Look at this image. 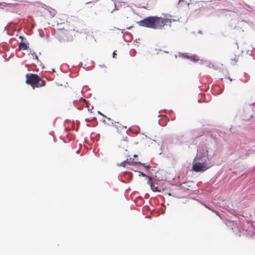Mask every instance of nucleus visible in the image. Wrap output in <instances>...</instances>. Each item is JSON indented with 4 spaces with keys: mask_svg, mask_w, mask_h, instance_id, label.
<instances>
[{
    "mask_svg": "<svg viewBox=\"0 0 255 255\" xmlns=\"http://www.w3.org/2000/svg\"><path fill=\"white\" fill-rule=\"evenodd\" d=\"M26 78V83L30 85L33 89L43 87L46 84V82L35 74L27 73Z\"/></svg>",
    "mask_w": 255,
    "mask_h": 255,
    "instance_id": "obj_3",
    "label": "nucleus"
},
{
    "mask_svg": "<svg viewBox=\"0 0 255 255\" xmlns=\"http://www.w3.org/2000/svg\"><path fill=\"white\" fill-rule=\"evenodd\" d=\"M138 173H139V174H138V175H139V176H143V177H146V178L147 177H148V175H145V174H144L143 173H142V172H141L139 171V172H138Z\"/></svg>",
    "mask_w": 255,
    "mask_h": 255,
    "instance_id": "obj_11",
    "label": "nucleus"
},
{
    "mask_svg": "<svg viewBox=\"0 0 255 255\" xmlns=\"http://www.w3.org/2000/svg\"><path fill=\"white\" fill-rule=\"evenodd\" d=\"M209 168L205 162L203 163L197 162L194 163L192 166V170L196 172H204Z\"/></svg>",
    "mask_w": 255,
    "mask_h": 255,
    "instance_id": "obj_4",
    "label": "nucleus"
},
{
    "mask_svg": "<svg viewBox=\"0 0 255 255\" xmlns=\"http://www.w3.org/2000/svg\"><path fill=\"white\" fill-rule=\"evenodd\" d=\"M114 5V8L110 11L111 12H112L116 8V4L115 3H112Z\"/></svg>",
    "mask_w": 255,
    "mask_h": 255,
    "instance_id": "obj_13",
    "label": "nucleus"
},
{
    "mask_svg": "<svg viewBox=\"0 0 255 255\" xmlns=\"http://www.w3.org/2000/svg\"><path fill=\"white\" fill-rule=\"evenodd\" d=\"M97 0H93L91 1H89V2H86V4H89V3H91V2H94L97 1Z\"/></svg>",
    "mask_w": 255,
    "mask_h": 255,
    "instance_id": "obj_14",
    "label": "nucleus"
},
{
    "mask_svg": "<svg viewBox=\"0 0 255 255\" xmlns=\"http://www.w3.org/2000/svg\"><path fill=\"white\" fill-rule=\"evenodd\" d=\"M28 48L27 45L24 42H20L18 45V48L19 50H27Z\"/></svg>",
    "mask_w": 255,
    "mask_h": 255,
    "instance_id": "obj_5",
    "label": "nucleus"
},
{
    "mask_svg": "<svg viewBox=\"0 0 255 255\" xmlns=\"http://www.w3.org/2000/svg\"><path fill=\"white\" fill-rule=\"evenodd\" d=\"M212 210V211L216 213L218 215V213L215 211H214V210Z\"/></svg>",
    "mask_w": 255,
    "mask_h": 255,
    "instance_id": "obj_18",
    "label": "nucleus"
},
{
    "mask_svg": "<svg viewBox=\"0 0 255 255\" xmlns=\"http://www.w3.org/2000/svg\"><path fill=\"white\" fill-rule=\"evenodd\" d=\"M176 21L174 19L158 16H148L137 22L138 25L153 29H161L165 25Z\"/></svg>",
    "mask_w": 255,
    "mask_h": 255,
    "instance_id": "obj_1",
    "label": "nucleus"
},
{
    "mask_svg": "<svg viewBox=\"0 0 255 255\" xmlns=\"http://www.w3.org/2000/svg\"><path fill=\"white\" fill-rule=\"evenodd\" d=\"M148 180H147V183L148 185H149L151 187H152V179L150 177L148 176L146 177Z\"/></svg>",
    "mask_w": 255,
    "mask_h": 255,
    "instance_id": "obj_8",
    "label": "nucleus"
},
{
    "mask_svg": "<svg viewBox=\"0 0 255 255\" xmlns=\"http://www.w3.org/2000/svg\"><path fill=\"white\" fill-rule=\"evenodd\" d=\"M238 58L237 56H235L234 58H232L231 59V63L233 65H235L238 61Z\"/></svg>",
    "mask_w": 255,
    "mask_h": 255,
    "instance_id": "obj_6",
    "label": "nucleus"
},
{
    "mask_svg": "<svg viewBox=\"0 0 255 255\" xmlns=\"http://www.w3.org/2000/svg\"><path fill=\"white\" fill-rule=\"evenodd\" d=\"M116 55V52L114 51L113 53V57L114 58L115 57V55Z\"/></svg>",
    "mask_w": 255,
    "mask_h": 255,
    "instance_id": "obj_16",
    "label": "nucleus"
},
{
    "mask_svg": "<svg viewBox=\"0 0 255 255\" xmlns=\"http://www.w3.org/2000/svg\"><path fill=\"white\" fill-rule=\"evenodd\" d=\"M126 164H127V161L126 160H125L123 162H122L120 164H119L118 165L119 166H122L123 167H125L126 165Z\"/></svg>",
    "mask_w": 255,
    "mask_h": 255,
    "instance_id": "obj_9",
    "label": "nucleus"
},
{
    "mask_svg": "<svg viewBox=\"0 0 255 255\" xmlns=\"http://www.w3.org/2000/svg\"><path fill=\"white\" fill-rule=\"evenodd\" d=\"M74 29L72 26L64 23L62 28H58L54 31L55 36L60 41L69 40L72 38V33Z\"/></svg>",
    "mask_w": 255,
    "mask_h": 255,
    "instance_id": "obj_2",
    "label": "nucleus"
},
{
    "mask_svg": "<svg viewBox=\"0 0 255 255\" xmlns=\"http://www.w3.org/2000/svg\"><path fill=\"white\" fill-rule=\"evenodd\" d=\"M7 4H13L12 3H11V2H7L6 3Z\"/></svg>",
    "mask_w": 255,
    "mask_h": 255,
    "instance_id": "obj_17",
    "label": "nucleus"
},
{
    "mask_svg": "<svg viewBox=\"0 0 255 255\" xmlns=\"http://www.w3.org/2000/svg\"><path fill=\"white\" fill-rule=\"evenodd\" d=\"M126 161H127V163H128L129 165L130 164V163H137V162L135 161L134 159L132 158H129V159H128V158L127 159Z\"/></svg>",
    "mask_w": 255,
    "mask_h": 255,
    "instance_id": "obj_7",
    "label": "nucleus"
},
{
    "mask_svg": "<svg viewBox=\"0 0 255 255\" xmlns=\"http://www.w3.org/2000/svg\"><path fill=\"white\" fill-rule=\"evenodd\" d=\"M32 55L33 58H35V59L38 60V56H37V55L35 53H33Z\"/></svg>",
    "mask_w": 255,
    "mask_h": 255,
    "instance_id": "obj_12",
    "label": "nucleus"
},
{
    "mask_svg": "<svg viewBox=\"0 0 255 255\" xmlns=\"http://www.w3.org/2000/svg\"><path fill=\"white\" fill-rule=\"evenodd\" d=\"M151 188H152V190L154 192L155 191H157V192H160V190H158V187H151Z\"/></svg>",
    "mask_w": 255,
    "mask_h": 255,
    "instance_id": "obj_10",
    "label": "nucleus"
},
{
    "mask_svg": "<svg viewBox=\"0 0 255 255\" xmlns=\"http://www.w3.org/2000/svg\"><path fill=\"white\" fill-rule=\"evenodd\" d=\"M143 165L144 166H145L146 168H147V169H149L150 168V166L149 165H145V164H143Z\"/></svg>",
    "mask_w": 255,
    "mask_h": 255,
    "instance_id": "obj_15",
    "label": "nucleus"
}]
</instances>
